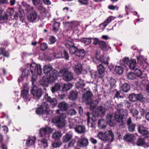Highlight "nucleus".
Masks as SVG:
<instances>
[{"label": "nucleus", "mask_w": 149, "mask_h": 149, "mask_svg": "<svg viewBox=\"0 0 149 149\" xmlns=\"http://www.w3.org/2000/svg\"><path fill=\"white\" fill-rule=\"evenodd\" d=\"M67 23L68 24V25L71 28L72 30H74L75 28L78 25L77 22L76 21H73L70 22H67Z\"/></svg>", "instance_id": "31"}, {"label": "nucleus", "mask_w": 149, "mask_h": 149, "mask_svg": "<svg viewBox=\"0 0 149 149\" xmlns=\"http://www.w3.org/2000/svg\"><path fill=\"white\" fill-rule=\"evenodd\" d=\"M109 60V57H107V58L104 57V58H103V64L104 63L106 65H108V61Z\"/></svg>", "instance_id": "63"}, {"label": "nucleus", "mask_w": 149, "mask_h": 149, "mask_svg": "<svg viewBox=\"0 0 149 149\" xmlns=\"http://www.w3.org/2000/svg\"><path fill=\"white\" fill-rule=\"evenodd\" d=\"M75 130L76 132L79 134L83 133L85 132V128L84 126H78L75 127Z\"/></svg>", "instance_id": "21"}, {"label": "nucleus", "mask_w": 149, "mask_h": 149, "mask_svg": "<svg viewBox=\"0 0 149 149\" xmlns=\"http://www.w3.org/2000/svg\"><path fill=\"white\" fill-rule=\"evenodd\" d=\"M103 140L111 142L113 140L114 134L111 131L108 130L105 132L104 134H103Z\"/></svg>", "instance_id": "12"}, {"label": "nucleus", "mask_w": 149, "mask_h": 149, "mask_svg": "<svg viewBox=\"0 0 149 149\" xmlns=\"http://www.w3.org/2000/svg\"><path fill=\"white\" fill-rule=\"evenodd\" d=\"M82 70V66L80 64H77L76 65L74 69L75 72L78 74H79L81 73Z\"/></svg>", "instance_id": "23"}, {"label": "nucleus", "mask_w": 149, "mask_h": 149, "mask_svg": "<svg viewBox=\"0 0 149 149\" xmlns=\"http://www.w3.org/2000/svg\"><path fill=\"white\" fill-rule=\"evenodd\" d=\"M127 113H125L116 112L114 118L111 114H108L107 116V123L111 126H113L115 120L117 122L121 123H124L125 121L123 118V115H126Z\"/></svg>", "instance_id": "1"}, {"label": "nucleus", "mask_w": 149, "mask_h": 149, "mask_svg": "<svg viewBox=\"0 0 149 149\" xmlns=\"http://www.w3.org/2000/svg\"><path fill=\"white\" fill-rule=\"evenodd\" d=\"M134 69V73L135 74L136 76L137 77L140 76L142 73L141 70L137 68L135 69Z\"/></svg>", "instance_id": "54"}, {"label": "nucleus", "mask_w": 149, "mask_h": 149, "mask_svg": "<svg viewBox=\"0 0 149 149\" xmlns=\"http://www.w3.org/2000/svg\"><path fill=\"white\" fill-rule=\"evenodd\" d=\"M138 131L142 136H144L145 138H147L149 137V132L145 130L143 126L141 125L139 126Z\"/></svg>", "instance_id": "16"}, {"label": "nucleus", "mask_w": 149, "mask_h": 149, "mask_svg": "<svg viewBox=\"0 0 149 149\" xmlns=\"http://www.w3.org/2000/svg\"><path fill=\"white\" fill-rule=\"evenodd\" d=\"M130 88L129 85L126 83L124 84L120 88V91L125 92H127L129 91Z\"/></svg>", "instance_id": "28"}, {"label": "nucleus", "mask_w": 149, "mask_h": 149, "mask_svg": "<svg viewBox=\"0 0 149 149\" xmlns=\"http://www.w3.org/2000/svg\"><path fill=\"white\" fill-rule=\"evenodd\" d=\"M61 86L60 84L57 83L54 86H52L51 88V91L53 93H54L59 90L61 88Z\"/></svg>", "instance_id": "29"}, {"label": "nucleus", "mask_w": 149, "mask_h": 149, "mask_svg": "<svg viewBox=\"0 0 149 149\" xmlns=\"http://www.w3.org/2000/svg\"><path fill=\"white\" fill-rule=\"evenodd\" d=\"M49 109V106L47 103H43L41 106L36 109V113L38 115H41L43 113H47Z\"/></svg>", "instance_id": "8"}, {"label": "nucleus", "mask_w": 149, "mask_h": 149, "mask_svg": "<svg viewBox=\"0 0 149 149\" xmlns=\"http://www.w3.org/2000/svg\"><path fill=\"white\" fill-rule=\"evenodd\" d=\"M108 8L109 9L112 10H118V7L117 6H114L113 5H110L108 6Z\"/></svg>", "instance_id": "57"}, {"label": "nucleus", "mask_w": 149, "mask_h": 149, "mask_svg": "<svg viewBox=\"0 0 149 149\" xmlns=\"http://www.w3.org/2000/svg\"><path fill=\"white\" fill-rule=\"evenodd\" d=\"M53 30L55 32H56L59 28L60 24L57 22H55L53 25Z\"/></svg>", "instance_id": "50"}, {"label": "nucleus", "mask_w": 149, "mask_h": 149, "mask_svg": "<svg viewBox=\"0 0 149 149\" xmlns=\"http://www.w3.org/2000/svg\"><path fill=\"white\" fill-rule=\"evenodd\" d=\"M47 47V45L45 43H42L40 46V49L42 50H45Z\"/></svg>", "instance_id": "58"}, {"label": "nucleus", "mask_w": 149, "mask_h": 149, "mask_svg": "<svg viewBox=\"0 0 149 149\" xmlns=\"http://www.w3.org/2000/svg\"><path fill=\"white\" fill-rule=\"evenodd\" d=\"M64 45L67 48L71 47V46H72L73 45H74V43L73 42L72 40H66L64 42Z\"/></svg>", "instance_id": "39"}, {"label": "nucleus", "mask_w": 149, "mask_h": 149, "mask_svg": "<svg viewBox=\"0 0 149 149\" xmlns=\"http://www.w3.org/2000/svg\"><path fill=\"white\" fill-rule=\"evenodd\" d=\"M72 86V85L70 83L65 84L63 85V89L64 91H68L70 90Z\"/></svg>", "instance_id": "41"}, {"label": "nucleus", "mask_w": 149, "mask_h": 149, "mask_svg": "<svg viewBox=\"0 0 149 149\" xmlns=\"http://www.w3.org/2000/svg\"><path fill=\"white\" fill-rule=\"evenodd\" d=\"M22 96L24 99L29 98V91L27 90H23L21 93Z\"/></svg>", "instance_id": "36"}, {"label": "nucleus", "mask_w": 149, "mask_h": 149, "mask_svg": "<svg viewBox=\"0 0 149 149\" xmlns=\"http://www.w3.org/2000/svg\"><path fill=\"white\" fill-rule=\"evenodd\" d=\"M79 2L82 4L86 5L88 3V0H78Z\"/></svg>", "instance_id": "62"}, {"label": "nucleus", "mask_w": 149, "mask_h": 149, "mask_svg": "<svg viewBox=\"0 0 149 149\" xmlns=\"http://www.w3.org/2000/svg\"><path fill=\"white\" fill-rule=\"evenodd\" d=\"M52 66L47 65L44 66L43 68L44 73L49 77L50 82L52 83L57 79L58 72L56 70H52Z\"/></svg>", "instance_id": "2"}, {"label": "nucleus", "mask_w": 149, "mask_h": 149, "mask_svg": "<svg viewBox=\"0 0 149 149\" xmlns=\"http://www.w3.org/2000/svg\"><path fill=\"white\" fill-rule=\"evenodd\" d=\"M136 144L138 146H143L144 148H148L149 147L148 145L145 144L144 141L143 139H138L137 141Z\"/></svg>", "instance_id": "25"}, {"label": "nucleus", "mask_w": 149, "mask_h": 149, "mask_svg": "<svg viewBox=\"0 0 149 149\" xmlns=\"http://www.w3.org/2000/svg\"><path fill=\"white\" fill-rule=\"evenodd\" d=\"M91 39L93 38H84L81 40V41L85 45H88L90 44L91 42Z\"/></svg>", "instance_id": "38"}, {"label": "nucleus", "mask_w": 149, "mask_h": 149, "mask_svg": "<svg viewBox=\"0 0 149 149\" xmlns=\"http://www.w3.org/2000/svg\"><path fill=\"white\" fill-rule=\"evenodd\" d=\"M29 73V70L27 69H24L22 73V75L24 76H27Z\"/></svg>", "instance_id": "60"}, {"label": "nucleus", "mask_w": 149, "mask_h": 149, "mask_svg": "<svg viewBox=\"0 0 149 149\" xmlns=\"http://www.w3.org/2000/svg\"><path fill=\"white\" fill-rule=\"evenodd\" d=\"M91 93L88 91L83 96L82 99L83 101L87 102V103L90 106V109L93 110L98 104V102L97 100L91 101Z\"/></svg>", "instance_id": "3"}, {"label": "nucleus", "mask_w": 149, "mask_h": 149, "mask_svg": "<svg viewBox=\"0 0 149 149\" xmlns=\"http://www.w3.org/2000/svg\"><path fill=\"white\" fill-rule=\"evenodd\" d=\"M66 117V113H62L60 114L58 117L53 119L52 122L56 124L58 127H63L65 125V119Z\"/></svg>", "instance_id": "6"}, {"label": "nucleus", "mask_w": 149, "mask_h": 149, "mask_svg": "<svg viewBox=\"0 0 149 149\" xmlns=\"http://www.w3.org/2000/svg\"><path fill=\"white\" fill-rule=\"evenodd\" d=\"M61 133L59 132H56L54 133L52 136V138L55 140H58L62 136Z\"/></svg>", "instance_id": "33"}, {"label": "nucleus", "mask_w": 149, "mask_h": 149, "mask_svg": "<svg viewBox=\"0 0 149 149\" xmlns=\"http://www.w3.org/2000/svg\"><path fill=\"white\" fill-rule=\"evenodd\" d=\"M89 113L87 112L86 113V115L87 116V124L88 126L90 127H93L95 126V123L94 121H93V120L90 118Z\"/></svg>", "instance_id": "20"}, {"label": "nucleus", "mask_w": 149, "mask_h": 149, "mask_svg": "<svg viewBox=\"0 0 149 149\" xmlns=\"http://www.w3.org/2000/svg\"><path fill=\"white\" fill-rule=\"evenodd\" d=\"M136 135L127 134L124 136V139L127 141L132 142L136 139Z\"/></svg>", "instance_id": "17"}, {"label": "nucleus", "mask_w": 149, "mask_h": 149, "mask_svg": "<svg viewBox=\"0 0 149 149\" xmlns=\"http://www.w3.org/2000/svg\"><path fill=\"white\" fill-rule=\"evenodd\" d=\"M58 75L60 77L62 76L63 79L66 81L71 80L73 77V74L67 68L61 69L58 72Z\"/></svg>", "instance_id": "4"}, {"label": "nucleus", "mask_w": 149, "mask_h": 149, "mask_svg": "<svg viewBox=\"0 0 149 149\" xmlns=\"http://www.w3.org/2000/svg\"><path fill=\"white\" fill-rule=\"evenodd\" d=\"M40 13L42 14V15L47 17L48 16L49 12L45 8L42 11H41Z\"/></svg>", "instance_id": "55"}, {"label": "nucleus", "mask_w": 149, "mask_h": 149, "mask_svg": "<svg viewBox=\"0 0 149 149\" xmlns=\"http://www.w3.org/2000/svg\"><path fill=\"white\" fill-rule=\"evenodd\" d=\"M1 53H2L4 56L8 57L9 56L8 52L6 51L4 49H0V55Z\"/></svg>", "instance_id": "51"}, {"label": "nucleus", "mask_w": 149, "mask_h": 149, "mask_svg": "<svg viewBox=\"0 0 149 149\" xmlns=\"http://www.w3.org/2000/svg\"><path fill=\"white\" fill-rule=\"evenodd\" d=\"M122 104H118L117 107H116V109L117 110L116 112H117V113L119 112H123L127 113V111L126 110L124 111L122 109Z\"/></svg>", "instance_id": "40"}, {"label": "nucleus", "mask_w": 149, "mask_h": 149, "mask_svg": "<svg viewBox=\"0 0 149 149\" xmlns=\"http://www.w3.org/2000/svg\"><path fill=\"white\" fill-rule=\"evenodd\" d=\"M63 54L64 55V57L67 60H68L69 58V56L67 52L64 50L63 52Z\"/></svg>", "instance_id": "61"}, {"label": "nucleus", "mask_w": 149, "mask_h": 149, "mask_svg": "<svg viewBox=\"0 0 149 149\" xmlns=\"http://www.w3.org/2000/svg\"><path fill=\"white\" fill-rule=\"evenodd\" d=\"M34 75L33 74L32 77V82L33 86L31 90V92L34 96H36L37 98H40L42 95V91L41 89L38 88L34 84L36 81V79L33 78Z\"/></svg>", "instance_id": "7"}, {"label": "nucleus", "mask_w": 149, "mask_h": 149, "mask_svg": "<svg viewBox=\"0 0 149 149\" xmlns=\"http://www.w3.org/2000/svg\"><path fill=\"white\" fill-rule=\"evenodd\" d=\"M88 143V139L85 138H79L77 142V146L81 147L87 146Z\"/></svg>", "instance_id": "14"}, {"label": "nucleus", "mask_w": 149, "mask_h": 149, "mask_svg": "<svg viewBox=\"0 0 149 149\" xmlns=\"http://www.w3.org/2000/svg\"><path fill=\"white\" fill-rule=\"evenodd\" d=\"M130 113L134 117H136L139 114L138 111L135 109L131 108L130 109Z\"/></svg>", "instance_id": "49"}, {"label": "nucleus", "mask_w": 149, "mask_h": 149, "mask_svg": "<svg viewBox=\"0 0 149 149\" xmlns=\"http://www.w3.org/2000/svg\"><path fill=\"white\" fill-rule=\"evenodd\" d=\"M78 93L76 91H72L69 95L70 99L72 100H75L77 97Z\"/></svg>", "instance_id": "24"}, {"label": "nucleus", "mask_w": 149, "mask_h": 149, "mask_svg": "<svg viewBox=\"0 0 149 149\" xmlns=\"http://www.w3.org/2000/svg\"><path fill=\"white\" fill-rule=\"evenodd\" d=\"M91 77L95 79L97 76V73L96 71L92 70L91 71Z\"/></svg>", "instance_id": "53"}, {"label": "nucleus", "mask_w": 149, "mask_h": 149, "mask_svg": "<svg viewBox=\"0 0 149 149\" xmlns=\"http://www.w3.org/2000/svg\"><path fill=\"white\" fill-rule=\"evenodd\" d=\"M44 99L49 102L52 108L54 107L58 103L57 101L56 98H52L48 96V95L47 93L45 94L44 97Z\"/></svg>", "instance_id": "13"}, {"label": "nucleus", "mask_w": 149, "mask_h": 149, "mask_svg": "<svg viewBox=\"0 0 149 149\" xmlns=\"http://www.w3.org/2000/svg\"><path fill=\"white\" fill-rule=\"evenodd\" d=\"M50 81L49 80V77H47V79H45V77H43L40 81V84L41 85L43 86H45L47 87L48 86V81Z\"/></svg>", "instance_id": "22"}, {"label": "nucleus", "mask_w": 149, "mask_h": 149, "mask_svg": "<svg viewBox=\"0 0 149 149\" xmlns=\"http://www.w3.org/2000/svg\"><path fill=\"white\" fill-rule=\"evenodd\" d=\"M135 127V125L132 124L129 125L128 129L130 132H132L134 131Z\"/></svg>", "instance_id": "59"}, {"label": "nucleus", "mask_w": 149, "mask_h": 149, "mask_svg": "<svg viewBox=\"0 0 149 149\" xmlns=\"http://www.w3.org/2000/svg\"><path fill=\"white\" fill-rule=\"evenodd\" d=\"M136 58L138 63L140 64L141 65H142V63L146 62V59L143 56H137Z\"/></svg>", "instance_id": "34"}, {"label": "nucleus", "mask_w": 149, "mask_h": 149, "mask_svg": "<svg viewBox=\"0 0 149 149\" xmlns=\"http://www.w3.org/2000/svg\"><path fill=\"white\" fill-rule=\"evenodd\" d=\"M120 63L125 66H128L131 70H134L136 66V61L135 59H131L130 60L128 57H125L120 60Z\"/></svg>", "instance_id": "5"}, {"label": "nucleus", "mask_w": 149, "mask_h": 149, "mask_svg": "<svg viewBox=\"0 0 149 149\" xmlns=\"http://www.w3.org/2000/svg\"><path fill=\"white\" fill-rule=\"evenodd\" d=\"M40 147L43 148L48 146V143L47 140L45 139H43L40 141Z\"/></svg>", "instance_id": "37"}, {"label": "nucleus", "mask_w": 149, "mask_h": 149, "mask_svg": "<svg viewBox=\"0 0 149 149\" xmlns=\"http://www.w3.org/2000/svg\"><path fill=\"white\" fill-rule=\"evenodd\" d=\"M85 54V51L83 49H77L76 54V55L80 59L83 58Z\"/></svg>", "instance_id": "19"}, {"label": "nucleus", "mask_w": 149, "mask_h": 149, "mask_svg": "<svg viewBox=\"0 0 149 149\" xmlns=\"http://www.w3.org/2000/svg\"><path fill=\"white\" fill-rule=\"evenodd\" d=\"M114 71L117 74H121L123 72V69L122 67L120 66H116L115 67Z\"/></svg>", "instance_id": "30"}, {"label": "nucleus", "mask_w": 149, "mask_h": 149, "mask_svg": "<svg viewBox=\"0 0 149 149\" xmlns=\"http://www.w3.org/2000/svg\"><path fill=\"white\" fill-rule=\"evenodd\" d=\"M115 18V17L111 16L109 17L106 21L104 23H103V26L105 27L108 24L110 23L112 20H113Z\"/></svg>", "instance_id": "32"}, {"label": "nucleus", "mask_w": 149, "mask_h": 149, "mask_svg": "<svg viewBox=\"0 0 149 149\" xmlns=\"http://www.w3.org/2000/svg\"><path fill=\"white\" fill-rule=\"evenodd\" d=\"M67 113L68 115L72 116L76 115L77 113V112L75 109H72L68 110Z\"/></svg>", "instance_id": "42"}, {"label": "nucleus", "mask_w": 149, "mask_h": 149, "mask_svg": "<svg viewBox=\"0 0 149 149\" xmlns=\"http://www.w3.org/2000/svg\"><path fill=\"white\" fill-rule=\"evenodd\" d=\"M127 78L130 80H133L136 78L135 74L133 72H130L127 75Z\"/></svg>", "instance_id": "52"}, {"label": "nucleus", "mask_w": 149, "mask_h": 149, "mask_svg": "<svg viewBox=\"0 0 149 149\" xmlns=\"http://www.w3.org/2000/svg\"><path fill=\"white\" fill-rule=\"evenodd\" d=\"M58 107L60 109H57L56 110V112L57 114H60V111H66L69 108L68 104L65 102H62L59 103Z\"/></svg>", "instance_id": "10"}, {"label": "nucleus", "mask_w": 149, "mask_h": 149, "mask_svg": "<svg viewBox=\"0 0 149 149\" xmlns=\"http://www.w3.org/2000/svg\"><path fill=\"white\" fill-rule=\"evenodd\" d=\"M91 39L93 40V44H98L100 43V41L98 39L96 38H93V39Z\"/></svg>", "instance_id": "64"}, {"label": "nucleus", "mask_w": 149, "mask_h": 149, "mask_svg": "<svg viewBox=\"0 0 149 149\" xmlns=\"http://www.w3.org/2000/svg\"><path fill=\"white\" fill-rule=\"evenodd\" d=\"M76 86L78 88H82L84 86V82L83 80L81 79L78 81L76 84Z\"/></svg>", "instance_id": "46"}, {"label": "nucleus", "mask_w": 149, "mask_h": 149, "mask_svg": "<svg viewBox=\"0 0 149 149\" xmlns=\"http://www.w3.org/2000/svg\"><path fill=\"white\" fill-rule=\"evenodd\" d=\"M68 48H69L70 52L71 54H76L77 50V47L74 46V45H73Z\"/></svg>", "instance_id": "35"}, {"label": "nucleus", "mask_w": 149, "mask_h": 149, "mask_svg": "<svg viewBox=\"0 0 149 149\" xmlns=\"http://www.w3.org/2000/svg\"><path fill=\"white\" fill-rule=\"evenodd\" d=\"M30 69L33 74L35 73L36 72L39 75H41L42 73L41 66L39 64H36L35 63H32L31 65Z\"/></svg>", "instance_id": "9"}, {"label": "nucleus", "mask_w": 149, "mask_h": 149, "mask_svg": "<svg viewBox=\"0 0 149 149\" xmlns=\"http://www.w3.org/2000/svg\"><path fill=\"white\" fill-rule=\"evenodd\" d=\"M53 131V129L49 127L41 128L39 131L40 135V136L43 137L48 135V136H49V134L52 133Z\"/></svg>", "instance_id": "11"}, {"label": "nucleus", "mask_w": 149, "mask_h": 149, "mask_svg": "<svg viewBox=\"0 0 149 149\" xmlns=\"http://www.w3.org/2000/svg\"><path fill=\"white\" fill-rule=\"evenodd\" d=\"M37 13L35 11L31 12L27 17L28 20L31 22H34L37 17Z\"/></svg>", "instance_id": "15"}, {"label": "nucleus", "mask_w": 149, "mask_h": 149, "mask_svg": "<svg viewBox=\"0 0 149 149\" xmlns=\"http://www.w3.org/2000/svg\"><path fill=\"white\" fill-rule=\"evenodd\" d=\"M97 70L98 74L100 75L99 77L102 78V64H100L97 67Z\"/></svg>", "instance_id": "45"}, {"label": "nucleus", "mask_w": 149, "mask_h": 149, "mask_svg": "<svg viewBox=\"0 0 149 149\" xmlns=\"http://www.w3.org/2000/svg\"><path fill=\"white\" fill-rule=\"evenodd\" d=\"M95 113L97 116L102 115V107L101 106L98 107L95 110Z\"/></svg>", "instance_id": "43"}, {"label": "nucleus", "mask_w": 149, "mask_h": 149, "mask_svg": "<svg viewBox=\"0 0 149 149\" xmlns=\"http://www.w3.org/2000/svg\"><path fill=\"white\" fill-rule=\"evenodd\" d=\"M129 98L130 100L133 102H135L137 100L136 95L134 93L130 95Z\"/></svg>", "instance_id": "47"}, {"label": "nucleus", "mask_w": 149, "mask_h": 149, "mask_svg": "<svg viewBox=\"0 0 149 149\" xmlns=\"http://www.w3.org/2000/svg\"><path fill=\"white\" fill-rule=\"evenodd\" d=\"M103 51L107 52L110 51L111 48L107 43L103 42Z\"/></svg>", "instance_id": "44"}, {"label": "nucleus", "mask_w": 149, "mask_h": 149, "mask_svg": "<svg viewBox=\"0 0 149 149\" xmlns=\"http://www.w3.org/2000/svg\"><path fill=\"white\" fill-rule=\"evenodd\" d=\"M108 82L111 88H113L115 86L116 81L114 79L110 78L108 80Z\"/></svg>", "instance_id": "48"}, {"label": "nucleus", "mask_w": 149, "mask_h": 149, "mask_svg": "<svg viewBox=\"0 0 149 149\" xmlns=\"http://www.w3.org/2000/svg\"><path fill=\"white\" fill-rule=\"evenodd\" d=\"M69 127L70 128H74L77 125L76 120L74 119L70 118L69 119Z\"/></svg>", "instance_id": "27"}, {"label": "nucleus", "mask_w": 149, "mask_h": 149, "mask_svg": "<svg viewBox=\"0 0 149 149\" xmlns=\"http://www.w3.org/2000/svg\"><path fill=\"white\" fill-rule=\"evenodd\" d=\"M36 138L35 136H29L27 141L26 145V146H29L35 143Z\"/></svg>", "instance_id": "18"}, {"label": "nucleus", "mask_w": 149, "mask_h": 149, "mask_svg": "<svg viewBox=\"0 0 149 149\" xmlns=\"http://www.w3.org/2000/svg\"><path fill=\"white\" fill-rule=\"evenodd\" d=\"M49 40L51 42V44H53L55 43L56 41V38L53 36H50Z\"/></svg>", "instance_id": "56"}, {"label": "nucleus", "mask_w": 149, "mask_h": 149, "mask_svg": "<svg viewBox=\"0 0 149 149\" xmlns=\"http://www.w3.org/2000/svg\"><path fill=\"white\" fill-rule=\"evenodd\" d=\"M72 135L71 134H67L64 136L63 138V141L64 143H67L72 138Z\"/></svg>", "instance_id": "26"}]
</instances>
